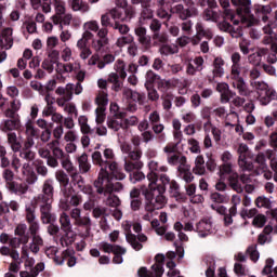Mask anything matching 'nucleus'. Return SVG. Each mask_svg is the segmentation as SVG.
I'll use <instances>...</instances> for the list:
<instances>
[{
  "label": "nucleus",
  "instance_id": "obj_32",
  "mask_svg": "<svg viewBox=\"0 0 277 277\" xmlns=\"http://www.w3.org/2000/svg\"><path fill=\"white\" fill-rule=\"evenodd\" d=\"M194 174H198L199 176H202V174H206L207 168L205 167V157L198 156L195 160V167L193 168Z\"/></svg>",
  "mask_w": 277,
  "mask_h": 277
},
{
  "label": "nucleus",
  "instance_id": "obj_18",
  "mask_svg": "<svg viewBox=\"0 0 277 277\" xmlns=\"http://www.w3.org/2000/svg\"><path fill=\"white\" fill-rule=\"evenodd\" d=\"M78 228H81L80 237L83 239H88L90 237V233L92 232V219L90 216H81L75 223Z\"/></svg>",
  "mask_w": 277,
  "mask_h": 277
},
{
  "label": "nucleus",
  "instance_id": "obj_42",
  "mask_svg": "<svg viewBox=\"0 0 277 277\" xmlns=\"http://www.w3.org/2000/svg\"><path fill=\"white\" fill-rule=\"evenodd\" d=\"M16 237L19 239H26V242L29 243V234L27 233V225L19 224L15 227L14 230Z\"/></svg>",
  "mask_w": 277,
  "mask_h": 277
},
{
  "label": "nucleus",
  "instance_id": "obj_37",
  "mask_svg": "<svg viewBox=\"0 0 277 277\" xmlns=\"http://www.w3.org/2000/svg\"><path fill=\"white\" fill-rule=\"evenodd\" d=\"M232 75H238L241 72V65L239 64V62H241V54H239V52L232 54Z\"/></svg>",
  "mask_w": 277,
  "mask_h": 277
},
{
  "label": "nucleus",
  "instance_id": "obj_61",
  "mask_svg": "<svg viewBox=\"0 0 277 277\" xmlns=\"http://www.w3.org/2000/svg\"><path fill=\"white\" fill-rule=\"evenodd\" d=\"M130 101H133L134 103H138V105H144V103H146V94L140 93L137 91H133L132 97Z\"/></svg>",
  "mask_w": 277,
  "mask_h": 277
},
{
  "label": "nucleus",
  "instance_id": "obj_4",
  "mask_svg": "<svg viewBox=\"0 0 277 277\" xmlns=\"http://www.w3.org/2000/svg\"><path fill=\"white\" fill-rule=\"evenodd\" d=\"M104 158L101 151H94L92 154V161L94 166H98L102 170H109V172H116V166L118 162H116V155H114V149L106 148L104 150Z\"/></svg>",
  "mask_w": 277,
  "mask_h": 277
},
{
  "label": "nucleus",
  "instance_id": "obj_6",
  "mask_svg": "<svg viewBox=\"0 0 277 277\" xmlns=\"http://www.w3.org/2000/svg\"><path fill=\"white\" fill-rule=\"evenodd\" d=\"M251 85L255 88L261 105H269L272 101L277 100L276 90L271 89L267 83L261 81H252Z\"/></svg>",
  "mask_w": 277,
  "mask_h": 277
},
{
  "label": "nucleus",
  "instance_id": "obj_44",
  "mask_svg": "<svg viewBox=\"0 0 277 277\" xmlns=\"http://www.w3.org/2000/svg\"><path fill=\"white\" fill-rule=\"evenodd\" d=\"M217 27L221 31H225L226 34H230L233 38H237V36H235L237 31H235V27H233L230 23L223 21L219 23Z\"/></svg>",
  "mask_w": 277,
  "mask_h": 277
},
{
  "label": "nucleus",
  "instance_id": "obj_8",
  "mask_svg": "<svg viewBox=\"0 0 277 277\" xmlns=\"http://www.w3.org/2000/svg\"><path fill=\"white\" fill-rule=\"evenodd\" d=\"M142 149L134 148L128 154V159L124 162L126 172H133V170H142L144 162H142Z\"/></svg>",
  "mask_w": 277,
  "mask_h": 277
},
{
  "label": "nucleus",
  "instance_id": "obj_55",
  "mask_svg": "<svg viewBox=\"0 0 277 277\" xmlns=\"http://www.w3.org/2000/svg\"><path fill=\"white\" fill-rule=\"evenodd\" d=\"M30 149L31 148H25V143H24V146H23L22 150L19 151V157L22 159H26V161H34L36 154L34 151H31Z\"/></svg>",
  "mask_w": 277,
  "mask_h": 277
},
{
  "label": "nucleus",
  "instance_id": "obj_2",
  "mask_svg": "<svg viewBox=\"0 0 277 277\" xmlns=\"http://www.w3.org/2000/svg\"><path fill=\"white\" fill-rule=\"evenodd\" d=\"M111 18L115 23L120 21V18H122V11L120 9H111L101 16L102 28L97 32L100 39L92 41V47L96 53H102V51H105V47L109 44V38H107L109 30L107 27L113 28L114 23H111Z\"/></svg>",
  "mask_w": 277,
  "mask_h": 277
},
{
  "label": "nucleus",
  "instance_id": "obj_57",
  "mask_svg": "<svg viewBox=\"0 0 277 277\" xmlns=\"http://www.w3.org/2000/svg\"><path fill=\"white\" fill-rule=\"evenodd\" d=\"M60 66H62L63 69H60ZM57 67L58 68L56 69V72H57L56 79H62L63 78V76H62L63 72H72V70H74L72 64L62 65V63H57Z\"/></svg>",
  "mask_w": 277,
  "mask_h": 277
},
{
  "label": "nucleus",
  "instance_id": "obj_20",
  "mask_svg": "<svg viewBox=\"0 0 277 277\" xmlns=\"http://www.w3.org/2000/svg\"><path fill=\"white\" fill-rule=\"evenodd\" d=\"M124 118V114H116L114 117L107 118V127L111 129V131L117 132L119 129H127V122L122 119Z\"/></svg>",
  "mask_w": 277,
  "mask_h": 277
},
{
  "label": "nucleus",
  "instance_id": "obj_64",
  "mask_svg": "<svg viewBox=\"0 0 277 277\" xmlns=\"http://www.w3.org/2000/svg\"><path fill=\"white\" fill-rule=\"evenodd\" d=\"M9 243L11 248H13V250H16V248H21V246H27L26 238L18 237L12 238Z\"/></svg>",
  "mask_w": 277,
  "mask_h": 277
},
{
  "label": "nucleus",
  "instance_id": "obj_46",
  "mask_svg": "<svg viewBox=\"0 0 277 277\" xmlns=\"http://www.w3.org/2000/svg\"><path fill=\"white\" fill-rule=\"evenodd\" d=\"M116 62V56L114 54H105L102 60L98 61L97 68L103 70L107 64H114Z\"/></svg>",
  "mask_w": 277,
  "mask_h": 277
},
{
  "label": "nucleus",
  "instance_id": "obj_27",
  "mask_svg": "<svg viewBox=\"0 0 277 277\" xmlns=\"http://www.w3.org/2000/svg\"><path fill=\"white\" fill-rule=\"evenodd\" d=\"M213 228V225L210 220H201L196 225V230L199 234V237H209V234L211 233Z\"/></svg>",
  "mask_w": 277,
  "mask_h": 277
},
{
  "label": "nucleus",
  "instance_id": "obj_30",
  "mask_svg": "<svg viewBox=\"0 0 277 277\" xmlns=\"http://www.w3.org/2000/svg\"><path fill=\"white\" fill-rule=\"evenodd\" d=\"M60 224L63 233H72V223L70 222V215L63 212L60 216Z\"/></svg>",
  "mask_w": 277,
  "mask_h": 277
},
{
  "label": "nucleus",
  "instance_id": "obj_31",
  "mask_svg": "<svg viewBox=\"0 0 277 277\" xmlns=\"http://www.w3.org/2000/svg\"><path fill=\"white\" fill-rule=\"evenodd\" d=\"M107 81L113 84L111 90L114 92H120L122 90V81H120V76L117 72L109 74Z\"/></svg>",
  "mask_w": 277,
  "mask_h": 277
},
{
  "label": "nucleus",
  "instance_id": "obj_12",
  "mask_svg": "<svg viewBox=\"0 0 277 277\" xmlns=\"http://www.w3.org/2000/svg\"><path fill=\"white\" fill-rule=\"evenodd\" d=\"M70 179L74 187H77L79 192H82V194H87V196L94 198V188L90 184L85 185V179L81 176V174L76 171L75 173H71Z\"/></svg>",
  "mask_w": 277,
  "mask_h": 277
},
{
  "label": "nucleus",
  "instance_id": "obj_60",
  "mask_svg": "<svg viewBox=\"0 0 277 277\" xmlns=\"http://www.w3.org/2000/svg\"><path fill=\"white\" fill-rule=\"evenodd\" d=\"M159 79V75L155 74L153 70H148L146 72V82L145 87H153L155 85L154 83Z\"/></svg>",
  "mask_w": 277,
  "mask_h": 277
},
{
  "label": "nucleus",
  "instance_id": "obj_43",
  "mask_svg": "<svg viewBox=\"0 0 277 277\" xmlns=\"http://www.w3.org/2000/svg\"><path fill=\"white\" fill-rule=\"evenodd\" d=\"M95 103L97 105V109H107V105L109 103V100L107 98V93L105 92H101L96 98H95Z\"/></svg>",
  "mask_w": 277,
  "mask_h": 277
},
{
  "label": "nucleus",
  "instance_id": "obj_39",
  "mask_svg": "<svg viewBox=\"0 0 277 277\" xmlns=\"http://www.w3.org/2000/svg\"><path fill=\"white\" fill-rule=\"evenodd\" d=\"M55 179L60 183V187L70 185V177H68V174L64 170L56 171Z\"/></svg>",
  "mask_w": 277,
  "mask_h": 277
},
{
  "label": "nucleus",
  "instance_id": "obj_23",
  "mask_svg": "<svg viewBox=\"0 0 277 277\" xmlns=\"http://www.w3.org/2000/svg\"><path fill=\"white\" fill-rule=\"evenodd\" d=\"M50 215H51V219L45 221L43 219V214L41 213V222H42V224H49L47 227L48 234L51 235V237H55V236L60 235V225L55 224V222L57 220L55 214H53L50 211Z\"/></svg>",
  "mask_w": 277,
  "mask_h": 277
},
{
  "label": "nucleus",
  "instance_id": "obj_40",
  "mask_svg": "<svg viewBox=\"0 0 277 277\" xmlns=\"http://www.w3.org/2000/svg\"><path fill=\"white\" fill-rule=\"evenodd\" d=\"M126 239H127L128 243H130V246L136 252H140V250H142V248H144V246L140 242V240H137V236H135L134 234H127Z\"/></svg>",
  "mask_w": 277,
  "mask_h": 277
},
{
  "label": "nucleus",
  "instance_id": "obj_14",
  "mask_svg": "<svg viewBox=\"0 0 277 277\" xmlns=\"http://www.w3.org/2000/svg\"><path fill=\"white\" fill-rule=\"evenodd\" d=\"M134 34L137 38V42L144 49H150L153 47V37L148 35V30L144 26H136L134 28Z\"/></svg>",
  "mask_w": 277,
  "mask_h": 277
},
{
  "label": "nucleus",
  "instance_id": "obj_58",
  "mask_svg": "<svg viewBox=\"0 0 277 277\" xmlns=\"http://www.w3.org/2000/svg\"><path fill=\"white\" fill-rule=\"evenodd\" d=\"M145 88L147 90L148 101H151L153 103H156V101H159V92H157V89H155V85L145 87Z\"/></svg>",
  "mask_w": 277,
  "mask_h": 277
},
{
  "label": "nucleus",
  "instance_id": "obj_59",
  "mask_svg": "<svg viewBox=\"0 0 277 277\" xmlns=\"http://www.w3.org/2000/svg\"><path fill=\"white\" fill-rule=\"evenodd\" d=\"M247 254H249L250 260L253 263H256V261H259L260 259V253L259 250H256V245H251L250 247H248Z\"/></svg>",
  "mask_w": 277,
  "mask_h": 277
},
{
  "label": "nucleus",
  "instance_id": "obj_13",
  "mask_svg": "<svg viewBox=\"0 0 277 277\" xmlns=\"http://www.w3.org/2000/svg\"><path fill=\"white\" fill-rule=\"evenodd\" d=\"M211 209L220 215H224L225 226H230L233 224V217L237 215V205H233L229 209H226L224 206L211 205Z\"/></svg>",
  "mask_w": 277,
  "mask_h": 277
},
{
  "label": "nucleus",
  "instance_id": "obj_16",
  "mask_svg": "<svg viewBox=\"0 0 277 277\" xmlns=\"http://www.w3.org/2000/svg\"><path fill=\"white\" fill-rule=\"evenodd\" d=\"M241 71H238V74H232V85L236 90H238V94L240 96H250V89H248V84L246 83V80L241 78Z\"/></svg>",
  "mask_w": 277,
  "mask_h": 277
},
{
  "label": "nucleus",
  "instance_id": "obj_19",
  "mask_svg": "<svg viewBox=\"0 0 277 277\" xmlns=\"http://www.w3.org/2000/svg\"><path fill=\"white\" fill-rule=\"evenodd\" d=\"M208 9L203 11L205 21H212V23H217L220 21V13H217L215 8H217V1L215 0H207Z\"/></svg>",
  "mask_w": 277,
  "mask_h": 277
},
{
  "label": "nucleus",
  "instance_id": "obj_15",
  "mask_svg": "<svg viewBox=\"0 0 277 277\" xmlns=\"http://www.w3.org/2000/svg\"><path fill=\"white\" fill-rule=\"evenodd\" d=\"M248 145L246 144H240L238 147V164L243 170L245 172H252L254 170V163L252 161H248V158L246 157V153H248Z\"/></svg>",
  "mask_w": 277,
  "mask_h": 277
},
{
  "label": "nucleus",
  "instance_id": "obj_22",
  "mask_svg": "<svg viewBox=\"0 0 277 277\" xmlns=\"http://www.w3.org/2000/svg\"><path fill=\"white\" fill-rule=\"evenodd\" d=\"M130 209L134 212L142 209V190L137 187L130 190Z\"/></svg>",
  "mask_w": 277,
  "mask_h": 277
},
{
  "label": "nucleus",
  "instance_id": "obj_54",
  "mask_svg": "<svg viewBox=\"0 0 277 277\" xmlns=\"http://www.w3.org/2000/svg\"><path fill=\"white\" fill-rule=\"evenodd\" d=\"M55 14L58 16H64L66 14V2L62 0H54Z\"/></svg>",
  "mask_w": 277,
  "mask_h": 277
},
{
  "label": "nucleus",
  "instance_id": "obj_1",
  "mask_svg": "<svg viewBox=\"0 0 277 277\" xmlns=\"http://www.w3.org/2000/svg\"><path fill=\"white\" fill-rule=\"evenodd\" d=\"M147 179L149 181V185L147 188L143 189V196H145V210L148 213H153V211H157L163 207L166 202V185H170L172 181L168 174H161L159 179V174L157 173H148ZM160 181L161 184H157Z\"/></svg>",
  "mask_w": 277,
  "mask_h": 277
},
{
  "label": "nucleus",
  "instance_id": "obj_47",
  "mask_svg": "<svg viewBox=\"0 0 277 277\" xmlns=\"http://www.w3.org/2000/svg\"><path fill=\"white\" fill-rule=\"evenodd\" d=\"M113 28L115 29V31H118L121 36H127V34L131 31L129 25L122 24L118 22V19L114 22Z\"/></svg>",
  "mask_w": 277,
  "mask_h": 277
},
{
  "label": "nucleus",
  "instance_id": "obj_62",
  "mask_svg": "<svg viewBox=\"0 0 277 277\" xmlns=\"http://www.w3.org/2000/svg\"><path fill=\"white\" fill-rule=\"evenodd\" d=\"M267 222V217L263 214H258L254 216L252 224L253 226H256L258 228H263Z\"/></svg>",
  "mask_w": 277,
  "mask_h": 277
},
{
  "label": "nucleus",
  "instance_id": "obj_10",
  "mask_svg": "<svg viewBox=\"0 0 277 277\" xmlns=\"http://www.w3.org/2000/svg\"><path fill=\"white\" fill-rule=\"evenodd\" d=\"M94 38V34L90 30H85L82 37L77 41V49L80 50L81 60H88L92 55V50L90 49L89 42Z\"/></svg>",
  "mask_w": 277,
  "mask_h": 277
},
{
  "label": "nucleus",
  "instance_id": "obj_3",
  "mask_svg": "<svg viewBox=\"0 0 277 277\" xmlns=\"http://www.w3.org/2000/svg\"><path fill=\"white\" fill-rule=\"evenodd\" d=\"M55 188L53 187V180H45L42 186V192L35 198V205L40 208V213L43 214V220L49 222L51 216V209L53 205V194Z\"/></svg>",
  "mask_w": 277,
  "mask_h": 277
},
{
  "label": "nucleus",
  "instance_id": "obj_41",
  "mask_svg": "<svg viewBox=\"0 0 277 277\" xmlns=\"http://www.w3.org/2000/svg\"><path fill=\"white\" fill-rule=\"evenodd\" d=\"M36 201H32L30 206L26 207V222L29 224L31 222H36Z\"/></svg>",
  "mask_w": 277,
  "mask_h": 277
},
{
  "label": "nucleus",
  "instance_id": "obj_35",
  "mask_svg": "<svg viewBox=\"0 0 277 277\" xmlns=\"http://www.w3.org/2000/svg\"><path fill=\"white\" fill-rule=\"evenodd\" d=\"M153 16H154L153 9H150V5L147 2L145 6H142L141 17L138 19V23L141 25H144V21H153Z\"/></svg>",
  "mask_w": 277,
  "mask_h": 277
},
{
  "label": "nucleus",
  "instance_id": "obj_9",
  "mask_svg": "<svg viewBox=\"0 0 277 277\" xmlns=\"http://www.w3.org/2000/svg\"><path fill=\"white\" fill-rule=\"evenodd\" d=\"M96 194L107 196V194H111V188H109V171L105 169H101L98 173V177L93 183Z\"/></svg>",
  "mask_w": 277,
  "mask_h": 277
},
{
  "label": "nucleus",
  "instance_id": "obj_51",
  "mask_svg": "<svg viewBox=\"0 0 277 277\" xmlns=\"http://www.w3.org/2000/svg\"><path fill=\"white\" fill-rule=\"evenodd\" d=\"M135 38L132 37V35H123L122 37H119L117 39L116 45L119 48L124 47L126 44H134Z\"/></svg>",
  "mask_w": 277,
  "mask_h": 277
},
{
  "label": "nucleus",
  "instance_id": "obj_53",
  "mask_svg": "<svg viewBox=\"0 0 277 277\" xmlns=\"http://www.w3.org/2000/svg\"><path fill=\"white\" fill-rule=\"evenodd\" d=\"M113 254H115L113 258V263H117L118 265H120V263H122V254H127V249L120 246L116 247V250Z\"/></svg>",
  "mask_w": 277,
  "mask_h": 277
},
{
  "label": "nucleus",
  "instance_id": "obj_52",
  "mask_svg": "<svg viewBox=\"0 0 277 277\" xmlns=\"http://www.w3.org/2000/svg\"><path fill=\"white\" fill-rule=\"evenodd\" d=\"M74 254L75 250L66 249L65 251H63V256H65V259H68V267H75V265H77V258L72 256Z\"/></svg>",
  "mask_w": 277,
  "mask_h": 277
},
{
  "label": "nucleus",
  "instance_id": "obj_45",
  "mask_svg": "<svg viewBox=\"0 0 277 277\" xmlns=\"http://www.w3.org/2000/svg\"><path fill=\"white\" fill-rule=\"evenodd\" d=\"M28 190H29V185H27V183L18 184L14 182V188H9V192H12V194H18V195L27 194Z\"/></svg>",
  "mask_w": 277,
  "mask_h": 277
},
{
  "label": "nucleus",
  "instance_id": "obj_56",
  "mask_svg": "<svg viewBox=\"0 0 277 277\" xmlns=\"http://www.w3.org/2000/svg\"><path fill=\"white\" fill-rule=\"evenodd\" d=\"M35 168L37 174H40V176H47V174H49V169L44 166V161L42 160H37L35 162Z\"/></svg>",
  "mask_w": 277,
  "mask_h": 277
},
{
  "label": "nucleus",
  "instance_id": "obj_33",
  "mask_svg": "<svg viewBox=\"0 0 277 277\" xmlns=\"http://www.w3.org/2000/svg\"><path fill=\"white\" fill-rule=\"evenodd\" d=\"M123 12L124 16L121 15V18H119L121 23H131V21H133V18H135V15L137 14V12L135 11V6L133 5H128L123 9Z\"/></svg>",
  "mask_w": 277,
  "mask_h": 277
},
{
  "label": "nucleus",
  "instance_id": "obj_7",
  "mask_svg": "<svg viewBox=\"0 0 277 277\" xmlns=\"http://www.w3.org/2000/svg\"><path fill=\"white\" fill-rule=\"evenodd\" d=\"M232 4L236 8V14L242 18V21H256L254 14L251 12L252 1L250 0H232Z\"/></svg>",
  "mask_w": 277,
  "mask_h": 277
},
{
  "label": "nucleus",
  "instance_id": "obj_11",
  "mask_svg": "<svg viewBox=\"0 0 277 277\" xmlns=\"http://www.w3.org/2000/svg\"><path fill=\"white\" fill-rule=\"evenodd\" d=\"M25 148H34V145L36 144L34 140L40 137V130L36 128L31 119H28V121L25 123Z\"/></svg>",
  "mask_w": 277,
  "mask_h": 277
},
{
  "label": "nucleus",
  "instance_id": "obj_36",
  "mask_svg": "<svg viewBox=\"0 0 277 277\" xmlns=\"http://www.w3.org/2000/svg\"><path fill=\"white\" fill-rule=\"evenodd\" d=\"M78 163H79L80 172H82V174H88V172H90L92 164H90V162L88 161V154L85 153L82 154L78 158Z\"/></svg>",
  "mask_w": 277,
  "mask_h": 277
},
{
  "label": "nucleus",
  "instance_id": "obj_21",
  "mask_svg": "<svg viewBox=\"0 0 277 277\" xmlns=\"http://www.w3.org/2000/svg\"><path fill=\"white\" fill-rule=\"evenodd\" d=\"M81 202H83V197L79 193H76L69 199H61L60 207L63 211H70V207H79Z\"/></svg>",
  "mask_w": 277,
  "mask_h": 277
},
{
  "label": "nucleus",
  "instance_id": "obj_49",
  "mask_svg": "<svg viewBox=\"0 0 277 277\" xmlns=\"http://www.w3.org/2000/svg\"><path fill=\"white\" fill-rule=\"evenodd\" d=\"M61 193L63 194V199L62 200H68L70 199V197L75 196L76 190L75 187H72V185H65V186H61Z\"/></svg>",
  "mask_w": 277,
  "mask_h": 277
},
{
  "label": "nucleus",
  "instance_id": "obj_48",
  "mask_svg": "<svg viewBox=\"0 0 277 277\" xmlns=\"http://www.w3.org/2000/svg\"><path fill=\"white\" fill-rule=\"evenodd\" d=\"M61 163H62V168H64V170H66V172H68L69 176L77 172V170L72 166V162H70L69 155H67L66 158L62 159Z\"/></svg>",
  "mask_w": 277,
  "mask_h": 277
},
{
  "label": "nucleus",
  "instance_id": "obj_25",
  "mask_svg": "<svg viewBox=\"0 0 277 277\" xmlns=\"http://www.w3.org/2000/svg\"><path fill=\"white\" fill-rule=\"evenodd\" d=\"M271 13H272L271 5H261V4L254 5V14L258 21H263V23H267L269 21V16H267V14H271Z\"/></svg>",
  "mask_w": 277,
  "mask_h": 277
},
{
  "label": "nucleus",
  "instance_id": "obj_28",
  "mask_svg": "<svg viewBox=\"0 0 277 277\" xmlns=\"http://www.w3.org/2000/svg\"><path fill=\"white\" fill-rule=\"evenodd\" d=\"M0 129L3 133L18 131L21 129V119H6L1 123Z\"/></svg>",
  "mask_w": 277,
  "mask_h": 277
},
{
  "label": "nucleus",
  "instance_id": "obj_26",
  "mask_svg": "<svg viewBox=\"0 0 277 277\" xmlns=\"http://www.w3.org/2000/svg\"><path fill=\"white\" fill-rule=\"evenodd\" d=\"M254 163H258V167L253 171V174L255 176H261L265 170H267V158L265 157V154L263 151H260L255 158Z\"/></svg>",
  "mask_w": 277,
  "mask_h": 277
},
{
  "label": "nucleus",
  "instance_id": "obj_24",
  "mask_svg": "<svg viewBox=\"0 0 277 277\" xmlns=\"http://www.w3.org/2000/svg\"><path fill=\"white\" fill-rule=\"evenodd\" d=\"M227 183L233 192H236V194H243V184H241L239 173H232L228 175Z\"/></svg>",
  "mask_w": 277,
  "mask_h": 277
},
{
  "label": "nucleus",
  "instance_id": "obj_63",
  "mask_svg": "<svg viewBox=\"0 0 277 277\" xmlns=\"http://www.w3.org/2000/svg\"><path fill=\"white\" fill-rule=\"evenodd\" d=\"M210 198L211 200H213V202H216L217 205H222L228 201V196L222 195L220 193H212Z\"/></svg>",
  "mask_w": 277,
  "mask_h": 277
},
{
  "label": "nucleus",
  "instance_id": "obj_50",
  "mask_svg": "<svg viewBox=\"0 0 277 277\" xmlns=\"http://www.w3.org/2000/svg\"><path fill=\"white\" fill-rule=\"evenodd\" d=\"M179 173L180 176L185 181V183H192L194 181V174H192V171L185 167H179Z\"/></svg>",
  "mask_w": 277,
  "mask_h": 277
},
{
  "label": "nucleus",
  "instance_id": "obj_29",
  "mask_svg": "<svg viewBox=\"0 0 277 277\" xmlns=\"http://www.w3.org/2000/svg\"><path fill=\"white\" fill-rule=\"evenodd\" d=\"M224 60L220 56L215 57L213 61V70H212V79L224 77Z\"/></svg>",
  "mask_w": 277,
  "mask_h": 277
},
{
  "label": "nucleus",
  "instance_id": "obj_34",
  "mask_svg": "<svg viewBox=\"0 0 277 277\" xmlns=\"http://www.w3.org/2000/svg\"><path fill=\"white\" fill-rule=\"evenodd\" d=\"M2 179L5 182L8 189H14V171L11 169H4L2 172Z\"/></svg>",
  "mask_w": 277,
  "mask_h": 277
},
{
  "label": "nucleus",
  "instance_id": "obj_38",
  "mask_svg": "<svg viewBox=\"0 0 277 277\" xmlns=\"http://www.w3.org/2000/svg\"><path fill=\"white\" fill-rule=\"evenodd\" d=\"M65 234L60 238L62 248H68L75 243V234L72 232H64Z\"/></svg>",
  "mask_w": 277,
  "mask_h": 277
},
{
  "label": "nucleus",
  "instance_id": "obj_5",
  "mask_svg": "<svg viewBox=\"0 0 277 277\" xmlns=\"http://www.w3.org/2000/svg\"><path fill=\"white\" fill-rule=\"evenodd\" d=\"M183 4H176L171 9L173 14L180 18V21H187V18H196L198 16V8L194 0H183ZM186 6V8H185Z\"/></svg>",
  "mask_w": 277,
  "mask_h": 277
},
{
  "label": "nucleus",
  "instance_id": "obj_17",
  "mask_svg": "<svg viewBox=\"0 0 277 277\" xmlns=\"http://www.w3.org/2000/svg\"><path fill=\"white\" fill-rule=\"evenodd\" d=\"M202 70H205V58L202 56H196L186 65V75L189 77H196V72H202Z\"/></svg>",
  "mask_w": 277,
  "mask_h": 277
}]
</instances>
